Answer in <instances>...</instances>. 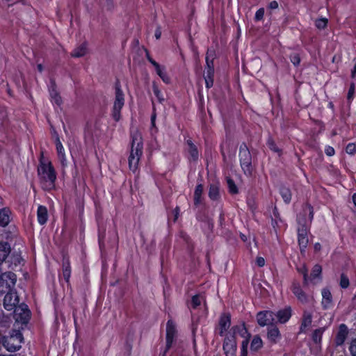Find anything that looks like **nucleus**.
<instances>
[{
  "instance_id": "f257e3e1",
  "label": "nucleus",
  "mask_w": 356,
  "mask_h": 356,
  "mask_svg": "<svg viewBox=\"0 0 356 356\" xmlns=\"http://www.w3.org/2000/svg\"><path fill=\"white\" fill-rule=\"evenodd\" d=\"M143 139L140 133L137 130L131 133V147L128 158L129 168L133 172L138 168V164L143 155Z\"/></svg>"
},
{
  "instance_id": "f03ea898",
  "label": "nucleus",
  "mask_w": 356,
  "mask_h": 356,
  "mask_svg": "<svg viewBox=\"0 0 356 356\" xmlns=\"http://www.w3.org/2000/svg\"><path fill=\"white\" fill-rule=\"evenodd\" d=\"M38 172L42 188L47 191L52 189L54 187L56 175L51 163L41 162Z\"/></svg>"
},
{
  "instance_id": "7ed1b4c3",
  "label": "nucleus",
  "mask_w": 356,
  "mask_h": 356,
  "mask_svg": "<svg viewBox=\"0 0 356 356\" xmlns=\"http://www.w3.org/2000/svg\"><path fill=\"white\" fill-rule=\"evenodd\" d=\"M23 342L22 334L19 330H13L8 336L4 337L3 339V346L9 352L18 350Z\"/></svg>"
},
{
  "instance_id": "20e7f679",
  "label": "nucleus",
  "mask_w": 356,
  "mask_h": 356,
  "mask_svg": "<svg viewBox=\"0 0 356 356\" xmlns=\"http://www.w3.org/2000/svg\"><path fill=\"white\" fill-rule=\"evenodd\" d=\"M124 105V95L120 88V86L118 83H117L115 85V99L112 110V117L115 121L118 122L120 120V112Z\"/></svg>"
},
{
  "instance_id": "39448f33",
  "label": "nucleus",
  "mask_w": 356,
  "mask_h": 356,
  "mask_svg": "<svg viewBox=\"0 0 356 356\" xmlns=\"http://www.w3.org/2000/svg\"><path fill=\"white\" fill-rule=\"evenodd\" d=\"M298 222L299 224V227L298 228V243L300 250L302 252L307 248L309 242L307 236L309 227L307 225L306 220L300 215L298 216Z\"/></svg>"
},
{
  "instance_id": "423d86ee",
  "label": "nucleus",
  "mask_w": 356,
  "mask_h": 356,
  "mask_svg": "<svg viewBox=\"0 0 356 356\" xmlns=\"http://www.w3.org/2000/svg\"><path fill=\"white\" fill-rule=\"evenodd\" d=\"M239 157L241 167L246 175H251L252 165H251V156L250 152L246 148L241 147L239 152Z\"/></svg>"
},
{
  "instance_id": "0eeeda50",
  "label": "nucleus",
  "mask_w": 356,
  "mask_h": 356,
  "mask_svg": "<svg viewBox=\"0 0 356 356\" xmlns=\"http://www.w3.org/2000/svg\"><path fill=\"white\" fill-rule=\"evenodd\" d=\"M30 311L26 305H20L15 307L14 316L17 321L26 323L30 318Z\"/></svg>"
},
{
  "instance_id": "6e6552de",
  "label": "nucleus",
  "mask_w": 356,
  "mask_h": 356,
  "mask_svg": "<svg viewBox=\"0 0 356 356\" xmlns=\"http://www.w3.org/2000/svg\"><path fill=\"white\" fill-rule=\"evenodd\" d=\"M257 320L261 327L276 323L275 313L271 311L260 312L257 315Z\"/></svg>"
},
{
  "instance_id": "1a4fd4ad",
  "label": "nucleus",
  "mask_w": 356,
  "mask_h": 356,
  "mask_svg": "<svg viewBox=\"0 0 356 356\" xmlns=\"http://www.w3.org/2000/svg\"><path fill=\"white\" fill-rule=\"evenodd\" d=\"M236 347L235 337L232 334L227 335L223 343V350L226 356H236Z\"/></svg>"
},
{
  "instance_id": "9d476101",
  "label": "nucleus",
  "mask_w": 356,
  "mask_h": 356,
  "mask_svg": "<svg viewBox=\"0 0 356 356\" xmlns=\"http://www.w3.org/2000/svg\"><path fill=\"white\" fill-rule=\"evenodd\" d=\"M177 330L175 323L172 320H169L166 325V349L168 350L176 337Z\"/></svg>"
},
{
  "instance_id": "9b49d317",
  "label": "nucleus",
  "mask_w": 356,
  "mask_h": 356,
  "mask_svg": "<svg viewBox=\"0 0 356 356\" xmlns=\"http://www.w3.org/2000/svg\"><path fill=\"white\" fill-rule=\"evenodd\" d=\"M19 302L17 293L14 291H10L6 294L3 299L4 308L10 311L13 310Z\"/></svg>"
},
{
  "instance_id": "f8f14e48",
  "label": "nucleus",
  "mask_w": 356,
  "mask_h": 356,
  "mask_svg": "<svg viewBox=\"0 0 356 356\" xmlns=\"http://www.w3.org/2000/svg\"><path fill=\"white\" fill-rule=\"evenodd\" d=\"M206 62L207 68L204 74V79L206 83V87L209 88H211L213 84V74H214V68H213V60H209V56L207 55L206 58Z\"/></svg>"
},
{
  "instance_id": "ddd939ff",
  "label": "nucleus",
  "mask_w": 356,
  "mask_h": 356,
  "mask_svg": "<svg viewBox=\"0 0 356 356\" xmlns=\"http://www.w3.org/2000/svg\"><path fill=\"white\" fill-rule=\"evenodd\" d=\"M291 316V309L290 307H287L283 309L278 311L275 314V318L276 323H286Z\"/></svg>"
},
{
  "instance_id": "4468645a",
  "label": "nucleus",
  "mask_w": 356,
  "mask_h": 356,
  "mask_svg": "<svg viewBox=\"0 0 356 356\" xmlns=\"http://www.w3.org/2000/svg\"><path fill=\"white\" fill-rule=\"evenodd\" d=\"M292 292L297 299L302 303L306 304L309 301V296L307 295L301 289L299 284H293L292 286Z\"/></svg>"
},
{
  "instance_id": "2eb2a0df",
  "label": "nucleus",
  "mask_w": 356,
  "mask_h": 356,
  "mask_svg": "<svg viewBox=\"0 0 356 356\" xmlns=\"http://www.w3.org/2000/svg\"><path fill=\"white\" fill-rule=\"evenodd\" d=\"M348 332L346 325L344 324L340 325L335 339L337 345L340 346L344 343L347 337Z\"/></svg>"
},
{
  "instance_id": "dca6fc26",
  "label": "nucleus",
  "mask_w": 356,
  "mask_h": 356,
  "mask_svg": "<svg viewBox=\"0 0 356 356\" xmlns=\"http://www.w3.org/2000/svg\"><path fill=\"white\" fill-rule=\"evenodd\" d=\"M322 294V306L324 309H327L332 306V296L328 289H323L321 292Z\"/></svg>"
},
{
  "instance_id": "f3484780",
  "label": "nucleus",
  "mask_w": 356,
  "mask_h": 356,
  "mask_svg": "<svg viewBox=\"0 0 356 356\" xmlns=\"http://www.w3.org/2000/svg\"><path fill=\"white\" fill-rule=\"evenodd\" d=\"M230 325V316L227 314L222 315L219 321L220 334L221 336L229 329Z\"/></svg>"
},
{
  "instance_id": "a211bd4d",
  "label": "nucleus",
  "mask_w": 356,
  "mask_h": 356,
  "mask_svg": "<svg viewBox=\"0 0 356 356\" xmlns=\"http://www.w3.org/2000/svg\"><path fill=\"white\" fill-rule=\"evenodd\" d=\"M267 337L270 342L273 343H277L281 339V334L279 329L277 327L268 328Z\"/></svg>"
},
{
  "instance_id": "6ab92c4d",
  "label": "nucleus",
  "mask_w": 356,
  "mask_h": 356,
  "mask_svg": "<svg viewBox=\"0 0 356 356\" xmlns=\"http://www.w3.org/2000/svg\"><path fill=\"white\" fill-rule=\"evenodd\" d=\"M11 212L9 209H0V227H4L8 225L10 221Z\"/></svg>"
},
{
  "instance_id": "aec40b11",
  "label": "nucleus",
  "mask_w": 356,
  "mask_h": 356,
  "mask_svg": "<svg viewBox=\"0 0 356 356\" xmlns=\"http://www.w3.org/2000/svg\"><path fill=\"white\" fill-rule=\"evenodd\" d=\"M56 147L57 154H58V159H59L60 163H62L63 165H66L67 159H66V156H65V149H64V147H63L59 138H58V137L56 139Z\"/></svg>"
},
{
  "instance_id": "412c9836",
  "label": "nucleus",
  "mask_w": 356,
  "mask_h": 356,
  "mask_svg": "<svg viewBox=\"0 0 356 356\" xmlns=\"http://www.w3.org/2000/svg\"><path fill=\"white\" fill-rule=\"evenodd\" d=\"M233 334L234 337L235 335H239L241 337L244 338V340H248L249 341V337L250 334L248 333L246 327L243 324L236 325L232 329Z\"/></svg>"
},
{
  "instance_id": "4be33fe9",
  "label": "nucleus",
  "mask_w": 356,
  "mask_h": 356,
  "mask_svg": "<svg viewBox=\"0 0 356 356\" xmlns=\"http://www.w3.org/2000/svg\"><path fill=\"white\" fill-rule=\"evenodd\" d=\"M49 91L52 103L60 105L61 103V98L57 92L54 83H51V85L49 86Z\"/></svg>"
},
{
  "instance_id": "5701e85b",
  "label": "nucleus",
  "mask_w": 356,
  "mask_h": 356,
  "mask_svg": "<svg viewBox=\"0 0 356 356\" xmlns=\"http://www.w3.org/2000/svg\"><path fill=\"white\" fill-rule=\"evenodd\" d=\"M38 221L40 225L47 222L48 218L47 209L44 206H39L37 211Z\"/></svg>"
},
{
  "instance_id": "b1692460",
  "label": "nucleus",
  "mask_w": 356,
  "mask_h": 356,
  "mask_svg": "<svg viewBox=\"0 0 356 356\" xmlns=\"http://www.w3.org/2000/svg\"><path fill=\"white\" fill-rule=\"evenodd\" d=\"M88 51L87 44L83 43L76 47L72 52V56L79 58L86 54Z\"/></svg>"
},
{
  "instance_id": "393cba45",
  "label": "nucleus",
  "mask_w": 356,
  "mask_h": 356,
  "mask_svg": "<svg viewBox=\"0 0 356 356\" xmlns=\"http://www.w3.org/2000/svg\"><path fill=\"white\" fill-rule=\"evenodd\" d=\"M312 322V315L310 312L305 311L303 313L302 321L301 324V330L305 331L308 327L310 326Z\"/></svg>"
},
{
  "instance_id": "a878e982",
  "label": "nucleus",
  "mask_w": 356,
  "mask_h": 356,
  "mask_svg": "<svg viewBox=\"0 0 356 356\" xmlns=\"http://www.w3.org/2000/svg\"><path fill=\"white\" fill-rule=\"evenodd\" d=\"M188 145V152L190 155L191 159L196 161L198 159V151L195 145L192 143L191 140L187 141Z\"/></svg>"
},
{
  "instance_id": "bb28decb",
  "label": "nucleus",
  "mask_w": 356,
  "mask_h": 356,
  "mask_svg": "<svg viewBox=\"0 0 356 356\" xmlns=\"http://www.w3.org/2000/svg\"><path fill=\"white\" fill-rule=\"evenodd\" d=\"M263 346V341L260 337L256 335L253 337L251 344H250V350L251 351H258Z\"/></svg>"
},
{
  "instance_id": "cd10ccee",
  "label": "nucleus",
  "mask_w": 356,
  "mask_h": 356,
  "mask_svg": "<svg viewBox=\"0 0 356 356\" xmlns=\"http://www.w3.org/2000/svg\"><path fill=\"white\" fill-rule=\"evenodd\" d=\"M156 74L159 76V77L162 79V81L165 83H169L170 82V78L168 75L165 72V69L163 66H159L156 69H155Z\"/></svg>"
},
{
  "instance_id": "c85d7f7f",
  "label": "nucleus",
  "mask_w": 356,
  "mask_h": 356,
  "mask_svg": "<svg viewBox=\"0 0 356 356\" xmlns=\"http://www.w3.org/2000/svg\"><path fill=\"white\" fill-rule=\"evenodd\" d=\"M209 196L213 200H217L220 197L219 188L217 185H211L209 191Z\"/></svg>"
},
{
  "instance_id": "c756f323",
  "label": "nucleus",
  "mask_w": 356,
  "mask_h": 356,
  "mask_svg": "<svg viewBox=\"0 0 356 356\" xmlns=\"http://www.w3.org/2000/svg\"><path fill=\"white\" fill-rule=\"evenodd\" d=\"M321 272H322V268L320 265L316 264L312 269V273H311V279L312 280H315L316 279H318V280H321Z\"/></svg>"
},
{
  "instance_id": "7c9ffc66",
  "label": "nucleus",
  "mask_w": 356,
  "mask_h": 356,
  "mask_svg": "<svg viewBox=\"0 0 356 356\" xmlns=\"http://www.w3.org/2000/svg\"><path fill=\"white\" fill-rule=\"evenodd\" d=\"M203 192V186L202 184H199L196 186L194 193V202L195 204H198L201 202V195Z\"/></svg>"
},
{
  "instance_id": "2f4dec72",
  "label": "nucleus",
  "mask_w": 356,
  "mask_h": 356,
  "mask_svg": "<svg viewBox=\"0 0 356 356\" xmlns=\"http://www.w3.org/2000/svg\"><path fill=\"white\" fill-rule=\"evenodd\" d=\"M280 194L285 203L289 204L291 200V193L289 188H282L280 189Z\"/></svg>"
},
{
  "instance_id": "473e14b6",
  "label": "nucleus",
  "mask_w": 356,
  "mask_h": 356,
  "mask_svg": "<svg viewBox=\"0 0 356 356\" xmlns=\"http://www.w3.org/2000/svg\"><path fill=\"white\" fill-rule=\"evenodd\" d=\"M70 273H71V270H70V266L69 263L67 261L63 262V275L64 279L67 282L69 281V279L70 277Z\"/></svg>"
},
{
  "instance_id": "72a5a7b5",
  "label": "nucleus",
  "mask_w": 356,
  "mask_h": 356,
  "mask_svg": "<svg viewBox=\"0 0 356 356\" xmlns=\"http://www.w3.org/2000/svg\"><path fill=\"white\" fill-rule=\"evenodd\" d=\"M323 332L324 328H318L314 331L312 334V339L315 343L321 342Z\"/></svg>"
},
{
  "instance_id": "f704fd0d",
  "label": "nucleus",
  "mask_w": 356,
  "mask_h": 356,
  "mask_svg": "<svg viewBox=\"0 0 356 356\" xmlns=\"http://www.w3.org/2000/svg\"><path fill=\"white\" fill-rule=\"evenodd\" d=\"M204 300V297L200 295H195L193 296L191 300V307L193 309H196L201 305L202 301Z\"/></svg>"
},
{
  "instance_id": "c9c22d12",
  "label": "nucleus",
  "mask_w": 356,
  "mask_h": 356,
  "mask_svg": "<svg viewBox=\"0 0 356 356\" xmlns=\"http://www.w3.org/2000/svg\"><path fill=\"white\" fill-rule=\"evenodd\" d=\"M152 88H153V92H154V95L156 97L159 102L160 103H162L164 101V98H163V96L161 92L160 91L159 87L157 86V85L155 83H153Z\"/></svg>"
},
{
  "instance_id": "e433bc0d",
  "label": "nucleus",
  "mask_w": 356,
  "mask_h": 356,
  "mask_svg": "<svg viewBox=\"0 0 356 356\" xmlns=\"http://www.w3.org/2000/svg\"><path fill=\"white\" fill-rule=\"evenodd\" d=\"M227 186L229 188V192L232 194H236L238 193V188L234 184V181L231 179L230 178H227Z\"/></svg>"
},
{
  "instance_id": "4c0bfd02",
  "label": "nucleus",
  "mask_w": 356,
  "mask_h": 356,
  "mask_svg": "<svg viewBox=\"0 0 356 356\" xmlns=\"http://www.w3.org/2000/svg\"><path fill=\"white\" fill-rule=\"evenodd\" d=\"M303 211L305 213H309V219L308 221L309 223L312 222L314 218V209L313 207L310 204H306L303 207Z\"/></svg>"
},
{
  "instance_id": "58836bf2",
  "label": "nucleus",
  "mask_w": 356,
  "mask_h": 356,
  "mask_svg": "<svg viewBox=\"0 0 356 356\" xmlns=\"http://www.w3.org/2000/svg\"><path fill=\"white\" fill-rule=\"evenodd\" d=\"M298 272L300 273H301L303 275L304 284H307V282H308V275H307L308 270L306 268V266L305 265H302V266H300V267L298 268Z\"/></svg>"
},
{
  "instance_id": "ea45409f",
  "label": "nucleus",
  "mask_w": 356,
  "mask_h": 356,
  "mask_svg": "<svg viewBox=\"0 0 356 356\" xmlns=\"http://www.w3.org/2000/svg\"><path fill=\"white\" fill-rule=\"evenodd\" d=\"M327 24V20L325 18H321L316 20L315 25L319 29L325 28Z\"/></svg>"
},
{
  "instance_id": "a19ab883",
  "label": "nucleus",
  "mask_w": 356,
  "mask_h": 356,
  "mask_svg": "<svg viewBox=\"0 0 356 356\" xmlns=\"http://www.w3.org/2000/svg\"><path fill=\"white\" fill-rule=\"evenodd\" d=\"M248 341L243 340L241 344V356H248Z\"/></svg>"
},
{
  "instance_id": "79ce46f5",
  "label": "nucleus",
  "mask_w": 356,
  "mask_h": 356,
  "mask_svg": "<svg viewBox=\"0 0 356 356\" xmlns=\"http://www.w3.org/2000/svg\"><path fill=\"white\" fill-rule=\"evenodd\" d=\"M340 286L343 289H346L349 286V280L343 274L341 276Z\"/></svg>"
},
{
  "instance_id": "37998d69",
  "label": "nucleus",
  "mask_w": 356,
  "mask_h": 356,
  "mask_svg": "<svg viewBox=\"0 0 356 356\" xmlns=\"http://www.w3.org/2000/svg\"><path fill=\"white\" fill-rule=\"evenodd\" d=\"M290 59L291 63L296 66L298 65L300 63V58L298 54L295 53L291 54L290 56Z\"/></svg>"
},
{
  "instance_id": "c03bdc74",
  "label": "nucleus",
  "mask_w": 356,
  "mask_h": 356,
  "mask_svg": "<svg viewBox=\"0 0 356 356\" xmlns=\"http://www.w3.org/2000/svg\"><path fill=\"white\" fill-rule=\"evenodd\" d=\"M346 152L349 154H353L356 152V145L355 143H349L346 146Z\"/></svg>"
},
{
  "instance_id": "a18cd8bd",
  "label": "nucleus",
  "mask_w": 356,
  "mask_h": 356,
  "mask_svg": "<svg viewBox=\"0 0 356 356\" xmlns=\"http://www.w3.org/2000/svg\"><path fill=\"white\" fill-rule=\"evenodd\" d=\"M349 350L352 356H356V339L351 342Z\"/></svg>"
},
{
  "instance_id": "49530a36",
  "label": "nucleus",
  "mask_w": 356,
  "mask_h": 356,
  "mask_svg": "<svg viewBox=\"0 0 356 356\" xmlns=\"http://www.w3.org/2000/svg\"><path fill=\"white\" fill-rule=\"evenodd\" d=\"M264 15V8H259L255 13V19L256 20H261L263 19Z\"/></svg>"
},
{
  "instance_id": "de8ad7c7",
  "label": "nucleus",
  "mask_w": 356,
  "mask_h": 356,
  "mask_svg": "<svg viewBox=\"0 0 356 356\" xmlns=\"http://www.w3.org/2000/svg\"><path fill=\"white\" fill-rule=\"evenodd\" d=\"M325 153L327 156H332L335 154V151L332 147L327 145L325 148Z\"/></svg>"
},
{
  "instance_id": "09e8293b",
  "label": "nucleus",
  "mask_w": 356,
  "mask_h": 356,
  "mask_svg": "<svg viewBox=\"0 0 356 356\" xmlns=\"http://www.w3.org/2000/svg\"><path fill=\"white\" fill-rule=\"evenodd\" d=\"M265 259L262 257H257L256 259V264L259 267H263L265 265Z\"/></svg>"
},
{
  "instance_id": "8fccbe9b",
  "label": "nucleus",
  "mask_w": 356,
  "mask_h": 356,
  "mask_svg": "<svg viewBox=\"0 0 356 356\" xmlns=\"http://www.w3.org/2000/svg\"><path fill=\"white\" fill-rule=\"evenodd\" d=\"M268 145L271 150L276 152H279V149L276 147L275 144L274 143V142L273 140H269L268 141Z\"/></svg>"
},
{
  "instance_id": "3c124183",
  "label": "nucleus",
  "mask_w": 356,
  "mask_h": 356,
  "mask_svg": "<svg viewBox=\"0 0 356 356\" xmlns=\"http://www.w3.org/2000/svg\"><path fill=\"white\" fill-rule=\"evenodd\" d=\"M268 8L272 10L277 8H278L277 1H270L268 4Z\"/></svg>"
},
{
  "instance_id": "603ef678",
  "label": "nucleus",
  "mask_w": 356,
  "mask_h": 356,
  "mask_svg": "<svg viewBox=\"0 0 356 356\" xmlns=\"http://www.w3.org/2000/svg\"><path fill=\"white\" fill-rule=\"evenodd\" d=\"M147 59L149 61V63H151V64L154 67L155 69H156L157 67H159L160 66V65L158 63H156L154 60H153L149 56H147Z\"/></svg>"
},
{
  "instance_id": "864d4df0",
  "label": "nucleus",
  "mask_w": 356,
  "mask_h": 356,
  "mask_svg": "<svg viewBox=\"0 0 356 356\" xmlns=\"http://www.w3.org/2000/svg\"><path fill=\"white\" fill-rule=\"evenodd\" d=\"M354 91H355V86H354V84H352L350 86V88L349 91H348V99L351 98L352 95L354 93Z\"/></svg>"
},
{
  "instance_id": "5fc2aeb1",
  "label": "nucleus",
  "mask_w": 356,
  "mask_h": 356,
  "mask_svg": "<svg viewBox=\"0 0 356 356\" xmlns=\"http://www.w3.org/2000/svg\"><path fill=\"white\" fill-rule=\"evenodd\" d=\"M355 75H356V62H355L353 69L351 71V76L353 78H354L355 76Z\"/></svg>"
},
{
  "instance_id": "6e6d98bb",
  "label": "nucleus",
  "mask_w": 356,
  "mask_h": 356,
  "mask_svg": "<svg viewBox=\"0 0 356 356\" xmlns=\"http://www.w3.org/2000/svg\"><path fill=\"white\" fill-rule=\"evenodd\" d=\"M161 33L160 30L157 29L155 32V37L156 39H159L161 37Z\"/></svg>"
},
{
  "instance_id": "4d7b16f0",
  "label": "nucleus",
  "mask_w": 356,
  "mask_h": 356,
  "mask_svg": "<svg viewBox=\"0 0 356 356\" xmlns=\"http://www.w3.org/2000/svg\"><path fill=\"white\" fill-rule=\"evenodd\" d=\"M314 250L316 251H319L321 250V244L319 243H316L314 244Z\"/></svg>"
},
{
  "instance_id": "13d9d810",
  "label": "nucleus",
  "mask_w": 356,
  "mask_h": 356,
  "mask_svg": "<svg viewBox=\"0 0 356 356\" xmlns=\"http://www.w3.org/2000/svg\"><path fill=\"white\" fill-rule=\"evenodd\" d=\"M155 118H156V115L154 114L152 115V118H151V120H152V124L154 125V122H155Z\"/></svg>"
},
{
  "instance_id": "bf43d9fd",
  "label": "nucleus",
  "mask_w": 356,
  "mask_h": 356,
  "mask_svg": "<svg viewBox=\"0 0 356 356\" xmlns=\"http://www.w3.org/2000/svg\"><path fill=\"white\" fill-rule=\"evenodd\" d=\"M353 202L354 204L356 206V193H354L353 195Z\"/></svg>"
},
{
  "instance_id": "052dcab7",
  "label": "nucleus",
  "mask_w": 356,
  "mask_h": 356,
  "mask_svg": "<svg viewBox=\"0 0 356 356\" xmlns=\"http://www.w3.org/2000/svg\"><path fill=\"white\" fill-rule=\"evenodd\" d=\"M38 69L40 72H42L43 70L42 65L41 64L38 65Z\"/></svg>"
},
{
  "instance_id": "680f3d73",
  "label": "nucleus",
  "mask_w": 356,
  "mask_h": 356,
  "mask_svg": "<svg viewBox=\"0 0 356 356\" xmlns=\"http://www.w3.org/2000/svg\"><path fill=\"white\" fill-rule=\"evenodd\" d=\"M242 239H243V241H245V238H244V236H243H243H242Z\"/></svg>"
},
{
  "instance_id": "e2e57ef3",
  "label": "nucleus",
  "mask_w": 356,
  "mask_h": 356,
  "mask_svg": "<svg viewBox=\"0 0 356 356\" xmlns=\"http://www.w3.org/2000/svg\"><path fill=\"white\" fill-rule=\"evenodd\" d=\"M2 295H3V293H1V292H0V297H1V296H2Z\"/></svg>"
},
{
  "instance_id": "0e129e2a",
  "label": "nucleus",
  "mask_w": 356,
  "mask_h": 356,
  "mask_svg": "<svg viewBox=\"0 0 356 356\" xmlns=\"http://www.w3.org/2000/svg\"><path fill=\"white\" fill-rule=\"evenodd\" d=\"M0 356H9V355H0Z\"/></svg>"
}]
</instances>
